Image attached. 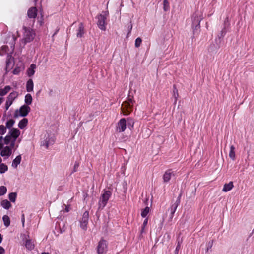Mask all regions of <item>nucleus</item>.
<instances>
[{"mask_svg":"<svg viewBox=\"0 0 254 254\" xmlns=\"http://www.w3.org/2000/svg\"><path fill=\"white\" fill-rule=\"evenodd\" d=\"M20 131L15 128H12L9 132V134L4 138V144H10L11 148H14L16 138L19 136Z\"/></svg>","mask_w":254,"mask_h":254,"instance_id":"1","label":"nucleus"},{"mask_svg":"<svg viewBox=\"0 0 254 254\" xmlns=\"http://www.w3.org/2000/svg\"><path fill=\"white\" fill-rule=\"evenodd\" d=\"M134 101L132 98H129L127 101L124 102L121 107L122 112L124 115H128L132 111Z\"/></svg>","mask_w":254,"mask_h":254,"instance_id":"2","label":"nucleus"},{"mask_svg":"<svg viewBox=\"0 0 254 254\" xmlns=\"http://www.w3.org/2000/svg\"><path fill=\"white\" fill-rule=\"evenodd\" d=\"M23 28L24 30L23 38L24 43H26L32 41L35 37V33L34 31L32 29L28 28L25 26H24Z\"/></svg>","mask_w":254,"mask_h":254,"instance_id":"3","label":"nucleus"},{"mask_svg":"<svg viewBox=\"0 0 254 254\" xmlns=\"http://www.w3.org/2000/svg\"><path fill=\"white\" fill-rule=\"evenodd\" d=\"M112 192L110 190H105L101 195L100 200L99 202V208H103L107 203L108 200L111 197Z\"/></svg>","mask_w":254,"mask_h":254,"instance_id":"4","label":"nucleus"},{"mask_svg":"<svg viewBox=\"0 0 254 254\" xmlns=\"http://www.w3.org/2000/svg\"><path fill=\"white\" fill-rule=\"evenodd\" d=\"M104 14H100L97 17V25L99 28L102 30H106V23L105 20L107 18V16L108 15V12H104Z\"/></svg>","mask_w":254,"mask_h":254,"instance_id":"5","label":"nucleus"},{"mask_svg":"<svg viewBox=\"0 0 254 254\" xmlns=\"http://www.w3.org/2000/svg\"><path fill=\"white\" fill-rule=\"evenodd\" d=\"M98 254H105L107 251V242L104 239H101L98 243L97 247Z\"/></svg>","mask_w":254,"mask_h":254,"instance_id":"6","label":"nucleus"},{"mask_svg":"<svg viewBox=\"0 0 254 254\" xmlns=\"http://www.w3.org/2000/svg\"><path fill=\"white\" fill-rule=\"evenodd\" d=\"M181 197V194H180L179 196L178 197L177 199L175 201V203H174L171 206V207L169 208V211H170V221H172L173 217H174V214L178 206L180 203V199Z\"/></svg>","mask_w":254,"mask_h":254,"instance_id":"7","label":"nucleus"},{"mask_svg":"<svg viewBox=\"0 0 254 254\" xmlns=\"http://www.w3.org/2000/svg\"><path fill=\"white\" fill-rule=\"evenodd\" d=\"M127 128L126 120L125 118L121 119L117 123L116 131L118 132H124Z\"/></svg>","mask_w":254,"mask_h":254,"instance_id":"8","label":"nucleus"},{"mask_svg":"<svg viewBox=\"0 0 254 254\" xmlns=\"http://www.w3.org/2000/svg\"><path fill=\"white\" fill-rule=\"evenodd\" d=\"M88 218L89 213L88 211H85L83 214L82 220L80 221V227L82 229L84 230H86L87 229Z\"/></svg>","mask_w":254,"mask_h":254,"instance_id":"9","label":"nucleus"},{"mask_svg":"<svg viewBox=\"0 0 254 254\" xmlns=\"http://www.w3.org/2000/svg\"><path fill=\"white\" fill-rule=\"evenodd\" d=\"M13 148H11L10 146V144H9V146H6L5 147H3V148L2 149L0 155L2 157H5L6 158H8L9 157L11 154H12V149Z\"/></svg>","mask_w":254,"mask_h":254,"instance_id":"10","label":"nucleus"},{"mask_svg":"<svg viewBox=\"0 0 254 254\" xmlns=\"http://www.w3.org/2000/svg\"><path fill=\"white\" fill-rule=\"evenodd\" d=\"M174 176V172L171 169L167 170L163 175V179L165 183L168 182L172 176Z\"/></svg>","mask_w":254,"mask_h":254,"instance_id":"11","label":"nucleus"},{"mask_svg":"<svg viewBox=\"0 0 254 254\" xmlns=\"http://www.w3.org/2000/svg\"><path fill=\"white\" fill-rule=\"evenodd\" d=\"M30 107L27 105H24L22 106L19 109L20 115L22 117L27 116L30 112Z\"/></svg>","mask_w":254,"mask_h":254,"instance_id":"12","label":"nucleus"},{"mask_svg":"<svg viewBox=\"0 0 254 254\" xmlns=\"http://www.w3.org/2000/svg\"><path fill=\"white\" fill-rule=\"evenodd\" d=\"M202 17L201 14L198 12H196L193 18V24H196V28L199 27L200 22L202 20Z\"/></svg>","mask_w":254,"mask_h":254,"instance_id":"13","label":"nucleus"},{"mask_svg":"<svg viewBox=\"0 0 254 254\" xmlns=\"http://www.w3.org/2000/svg\"><path fill=\"white\" fill-rule=\"evenodd\" d=\"M37 15V9L35 7L30 8L27 11V15L29 18L35 19Z\"/></svg>","mask_w":254,"mask_h":254,"instance_id":"14","label":"nucleus"},{"mask_svg":"<svg viewBox=\"0 0 254 254\" xmlns=\"http://www.w3.org/2000/svg\"><path fill=\"white\" fill-rule=\"evenodd\" d=\"M14 62V58L12 57L11 55H8L7 59L6 60V71H9L10 68L12 67L13 65V63Z\"/></svg>","mask_w":254,"mask_h":254,"instance_id":"15","label":"nucleus"},{"mask_svg":"<svg viewBox=\"0 0 254 254\" xmlns=\"http://www.w3.org/2000/svg\"><path fill=\"white\" fill-rule=\"evenodd\" d=\"M84 27L82 23H80L79 25V27L77 32V37H82L84 35Z\"/></svg>","mask_w":254,"mask_h":254,"instance_id":"16","label":"nucleus"},{"mask_svg":"<svg viewBox=\"0 0 254 254\" xmlns=\"http://www.w3.org/2000/svg\"><path fill=\"white\" fill-rule=\"evenodd\" d=\"M21 161V156L20 155L16 157L13 160L12 163V166L14 168H16L18 165L20 163Z\"/></svg>","mask_w":254,"mask_h":254,"instance_id":"17","label":"nucleus"},{"mask_svg":"<svg viewBox=\"0 0 254 254\" xmlns=\"http://www.w3.org/2000/svg\"><path fill=\"white\" fill-rule=\"evenodd\" d=\"M234 187V185L233 182H230L229 183L225 184L222 190L224 192H227Z\"/></svg>","mask_w":254,"mask_h":254,"instance_id":"18","label":"nucleus"},{"mask_svg":"<svg viewBox=\"0 0 254 254\" xmlns=\"http://www.w3.org/2000/svg\"><path fill=\"white\" fill-rule=\"evenodd\" d=\"M34 84L32 79H29L26 83V90L27 92H32L33 91Z\"/></svg>","mask_w":254,"mask_h":254,"instance_id":"19","label":"nucleus"},{"mask_svg":"<svg viewBox=\"0 0 254 254\" xmlns=\"http://www.w3.org/2000/svg\"><path fill=\"white\" fill-rule=\"evenodd\" d=\"M36 68V66L35 64H31L30 67L27 70V74L29 76H32L35 73V69Z\"/></svg>","mask_w":254,"mask_h":254,"instance_id":"20","label":"nucleus"},{"mask_svg":"<svg viewBox=\"0 0 254 254\" xmlns=\"http://www.w3.org/2000/svg\"><path fill=\"white\" fill-rule=\"evenodd\" d=\"M173 96L174 98V104H176L177 103V99L179 97V93L178 89H177L176 86L175 85L173 86Z\"/></svg>","mask_w":254,"mask_h":254,"instance_id":"21","label":"nucleus"},{"mask_svg":"<svg viewBox=\"0 0 254 254\" xmlns=\"http://www.w3.org/2000/svg\"><path fill=\"white\" fill-rule=\"evenodd\" d=\"M28 120L26 118H23L22 120L20 121L18 124V127L20 129H23L27 125Z\"/></svg>","mask_w":254,"mask_h":254,"instance_id":"22","label":"nucleus"},{"mask_svg":"<svg viewBox=\"0 0 254 254\" xmlns=\"http://www.w3.org/2000/svg\"><path fill=\"white\" fill-rule=\"evenodd\" d=\"M11 89L10 86H6L3 89H0V95L2 96L6 95Z\"/></svg>","mask_w":254,"mask_h":254,"instance_id":"23","label":"nucleus"},{"mask_svg":"<svg viewBox=\"0 0 254 254\" xmlns=\"http://www.w3.org/2000/svg\"><path fill=\"white\" fill-rule=\"evenodd\" d=\"M32 102V97L30 94H27L25 96V103L27 106L31 104Z\"/></svg>","mask_w":254,"mask_h":254,"instance_id":"24","label":"nucleus"},{"mask_svg":"<svg viewBox=\"0 0 254 254\" xmlns=\"http://www.w3.org/2000/svg\"><path fill=\"white\" fill-rule=\"evenodd\" d=\"M229 156L233 160L235 159V147L233 145H231L230 146V150L229 152Z\"/></svg>","mask_w":254,"mask_h":254,"instance_id":"25","label":"nucleus"},{"mask_svg":"<svg viewBox=\"0 0 254 254\" xmlns=\"http://www.w3.org/2000/svg\"><path fill=\"white\" fill-rule=\"evenodd\" d=\"M18 96V93L16 91H14L10 93L8 95L7 99L13 101Z\"/></svg>","mask_w":254,"mask_h":254,"instance_id":"26","label":"nucleus"},{"mask_svg":"<svg viewBox=\"0 0 254 254\" xmlns=\"http://www.w3.org/2000/svg\"><path fill=\"white\" fill-rule=\"evenodd\" d=\"M1 205L4 208L6 209H9L11 206L10 203L6 199L2 200L1 202Z\"/></svg>","mask_w":254,"mask_h":254,"instance_id":"27","label":"nucleus"},{"mask_svg":"<svg viewBox=\"0 0 254 254\" xmlns=\"http://www.w3.org/2000/svg\"><path fill=\"white\" fill-rule=\"evenodd\" d=\"M25 246L28 249L32 250L34 248V244L30 240H27L25 242Z\"/></svg>","mask_w":254,"mask_h":254,"instance_id":"28","label":"nucleus"},{"mask_svg":"<svg viewBox=\"0 0 254 254\" xmlns=\"http://www.w3.org/2000/svg\"><path fill=\"white\" fill-rule=\"evenodd\" d=\"M4 225L6 227H8L9 226L10 223V221L9 217L7 215H4L2 218Z\"/></svg>","mask_w":254,"mask_h":254,"instance_id":"29","label":"nucleus"},{"mask_svg":"<svg viewBox=\"0 0 254 254\" xmlns=\"http://www.w3.org/2000/svg\"><path fill=\"white\" fill-rule=\"evenodd\" d=\"M150 210V208L149 207H146L144 209L142 210L141 215L142 217H145L148 214Z\"/></svg>","mask_w":254,"mask_h":254,"instance_id":"30","label":"nucleus"},{"mask_svg":"<svg viewBox=\"0 0 254 254\" xmlns=\"http://www.w3.org/2000/svg\"><path fill=\"white\" fill-rule=\"evenodd\" d=\"M170 5L169 3L167 0H164L163 1V9L165 11H167L169 10Z\"/></svg>","mask_w":254,"mask_h":254,"instance_id":"31","label":"nucleus"},{"mask_svg":"<svg viewBox=\"0 0 254 254\" xmlns=\"http://www.w3.org/2000/svg\"><path fill=\"white\" fill-rule=\"evenodd\" d=\"M9 200L12 202H14L15 201V199L16 198V193L15 192H11L9 193L8 196Z\"/></svg>","mask_w":254,"mask_h":254,"instance_id":"32","label":"nucleus"},{"mask_svg":"<svg viewBox=\"0 0 254 254\" xmlns=\"http://www.w3.org/2000/svg\"><path fill=\"white\" fill-rule=\"evenodd\" d=\"M15 123L14 120L12 119H10L9 121H8L6 123V127L8 128H11L12 126H13L14 124Z\"/></svg>","mask_w":254,"mask_h":254,"instance_id":"33","label":"nucleus"},{"mask_svg":"<svg viewBox=\"0 0 254 254\" xmlns=\"http://www.w3.org/2000/svg\"><path fill=\"white\" fill-rule=\"evenodd\" d=\"M8 169V167L4 164H0V173H3Z\"/></svg>","mask_w":254,"mask_h":254,"instance_id":"34","label":"nucleus"},{"mask_svg":"<svg viewBox=\"0 0 254 254\" xmlns=\"http://www.w3.org/2000/svg\"><path fill=\"white\" fill-rule=\"evenodd\" d=\"M7 189L6 187L2 186L0 187V196L3 195L6 193Z\"/></svg>","mask_w":254,"mask_h":254,"instance_id":"35","label":"nucleus"},{"mask_svg":"<svg viewBox=\"0 0 254 254\" xmlns=\"http://www.w3.org/2000/svg\"><path fill=\"white\" fill-rule=\"evenodd\" d=\"M141 42L142 39L138 37L136 38L135 41V46L137 48L139 47L140 46Z\"/></svg>","mask_w":254,"mask_h":254,"instance_id":"36","label":"nucleus"},{"mask_svg":"<svg viewBox=\"0 0 254 254\" xmlns=\"http://www.w3.org/2000/svg\"><path fill=\"white\" fill-rule=\"evenodd\" d=\"M6 131V127L3 125L0 126V134H4Z\"/></svg>","mask_w":254,"mask_h":254,"instance_id":"37","label":"nucleus"},{"mask_svg":"<svg viewBox=\"0 0 254 254\" xmlns=\"http://www.w3.org/2000/svg\"><path fill=\"white\" fill-rule=\"evenodd\" d=\"M13 101L7 99L6 103H5V110H7L9 107L12 104Z\"/></svg>","mask_w":254,"mask_h":254,"instance_id":"38","label":"nucleus"},{"mask_svg":"<svg viewBox=\"0 0 254 254\" xmlns=\"http://www.w3.org/2000/svg\"><path fill=\"white\" fill-rule=\"evenodd\" d=\"M148 223V218H146L143 223V224H142V229H141V233H143V231H144V230L146 227V226L147 225V224Z\"/></svg>","mask_w":254,"mask_h":254,"instance_id":"39","label":"nucleus"},{"mask_svg":"<svg viewBox=\"0 0 254 254\" xmlns=\"http://www.w3.org/2000/svg\"><path fill=\"white\" fill-rule=\"evenodd\" d=\"M127 120L128 121V126H130L132 128L133 127L134 124L133 120L132 119H129V118L127 119Z\"/></svg>","mask_w":254,"mask_h":254,"instance_id":"40","label":"nucleus"},{"mask_svg":"<svg viewBox=\"0 0 254 254\" xmlns=\"http://www.w3.org/2000/svg\"><path fill=\"white\" fill-rule=\"evenodd\" d=\"M42 146H45L46 148H48L49 145V140H48L47 139L44 140V141L43 142Z\"/></svg>","mask_w":254,"mask_h":254,"instance_id":"41","label":"nucleus"},{"mask_svg":"<svg viewBox=\"0 0 254 254\" xmlns=\"http://www.w3.org/2000/svg\"><path fill=\"white\" fill-rule=\"evenodd\" d=\"M78 167H79V163L77 162H76L74 165L73 169V171H72V173L76 172Z\"/></svg>","mask_w":254,"mask_h":254,"instance_id":"42","label":"nucleus"},{"mask_svg":"<svg viewBox=\"0 0 254 254\" xmlns=\"http://www.w3.org/2000/svg\"><path fill=\"white\" fill-rule=\"evenodd\" d=\"M213 241H209L207 244V248L206 249V252H208L209 249H211L213 245Z\"/></svg>","mask_w":254,"mask_h":254,"instance_id":"43","label":"nucleus"},{"mask_svg":"<svg viewBox=\"0 0 254 254\" xmlns=\"http://www.w3.org/2000/svg\"><path fill=\"white\" fill-rule=\"evenodd\" d=\"M181 245L179 243H178V245L176 248L175 250V254H178V251L180 249Z\"/></svg>","mask_w":254,"mask_h":254,"instance_id":"44","label":"nucleus"},{"mask_svg":"<svg viewBox=\"0 0 254 254\" xmlns=\"http://www.w3.org/2000/svg\"><path fill=\"white\" fill-rule=\"evenodd\" d=\"M20 72V69L19 68H15L14 69V70L13 71V73L14 74H18Z\"/></svg>","mask_w":254,"mask_h":254,"instance_id":"45","label":"nucleus"},{"mask_svg":"<svg viewBox=\"0 0 254 254\" xmlns=\"http://www.w3.org/2000/svg\"><path fill=\"white\" fill-rule=\"evenodd\" d=\"M7 48V46H3L1 47V51H0V55H2V54L1 53V51H3L4 52H6V49Z\"/></svg>","mask_w":254,"mask_h":254,"instance_id":"46","label":"nucleus"},{"mask_svg":"<svg viewBox=\"0 0 254 254\" xmlns=\"http://www.w3.org/2000/svg\"><path fill=\"white\" fill-rule=\"evenodd\" d=\"M5 253V250L4 248L0 246V254H4Z\"/></svg>","mask_w":254,"mask_h":254,"instance_id":"47","label":"nucleus"},{"mask_svg":"<svg viewBox=\"0 0 254 254\" xmlns=\"http://www.w3.org/2000/svg\"><path fill=\"white\" fill-rule=\"evenodd\" d=\"M65 212H68L70 209L69 205H65Z\"/></svg>","mask_w":254,"mask_h":254,"instance_id":"48","label":"nucleus"},{"mask_svg":"<svg viewBox=\"0 0 254 254\" xmlns=\"http://www.w3.org/2000/svg\"><path fill=\"white\" fill-rule=\"evenodd\" d=\"M128 28H129V31H128V34H129L131 32V31L132 28V24H130V25H129Z\"/></svg>","mask_w":254,"mask_h":254,"instance_id":"49","label":"nucleus"},{"mask_svg":"<svg viewBox=\"0 0 254 254\" xmlns=\"http://www.w3.org/2000/svg\"><path fill=\"white\" fill-rule=\"evenodd\" d=\"M24 221H25L24 215L23 214L22 216V222L23 226H24Z\"/></svg>","mask_w":254,"mask_h":254,"instance_id":"50","label":"nucleus"},{"mask_svg":"<svg viewBox=\"0 0 254 254\" xmlns=\"http://www.w3.org/2000/svg\"><path fill=\"white\" fill-rule=\"evenodd\" d=\"M3 148V144L2 143H0V150L2 149Z\"/></svg>","mask_w":254,"mask_h":254,"instance_id":"51","label":"nucleus"},{"mask_svg":"<svg viewBox=\"0 0 254 254\" xmlns=\"http://www.w3.org/2000/svg\"><path fill=\"white\" fill-rule=\"evenodd\" d=\"M2 240V237L1 234H0V244L1 243Z\"/></svg>","mask_w":254,"mask_h":254,"instance_id":"52","label":"nucleus"},{"mask_svg":"<svg viewBox=\"0 0 254 254\" xmlns=\"http://www.w3.org/2000/svg\"><path fill=\"white\" fill-rule=\"evenodd\" d=\"M41 254H49L48 253H42Z\"/></svg>","mask_w":254,"mask_h":254,"instance_id":"53","label":"nucleus"},{"mask_svg":"<svg viewBox=\"0 0 254 254\" xmlns=\"http://www.w3.org/2000/svg\"><path fill=\"white\" fill-rule=\"evenodd\" d=\"M1 162V157H0V163Z\"/></svg>","mask_w":254,"mask_h":254,"instance_id":"54","label":"nucleus"}]
</instances>
